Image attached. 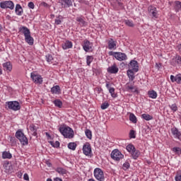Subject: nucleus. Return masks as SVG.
Wrapping results in <instances>:
<instances>
[{"instance_id": "nucleus-1", "label": "nucleus", "mask_w": 181, "mask_h": 181, "mask_svg": "<svg viewBox=\"0 0 181 181\" xmlns=\"http://www.w3.org/2000/svg\"><path fill=\"white\" fill-rule=\"evenodd\" d=\"M59 131L64 138H68L69 139L74 138V131L70 127H60Z\"/></svg>"}, {"instance_id": "nucleus-2", "label": "nucleus", "mask_w": 181, "mask_h": 181, "mask_svg": "<svg viewBox=\"0 0 181 181\" xmlns=\"http://www.w3.org/2000/svg\"><path fill=\"white\" fill-rule=\"evenodd\" d=\"M15 136H16V138H17V139H18V141L21 142V144L22 145H23V146H25L29 144L28 137H26L25 134H23V132L22 131V129H18L16 132Z\"/></svg>"}, {"instance_id": "nucleus-3", "label": "nucleus", "mask_w": 181, "mask_h": 181, "mask_svg": "<svg viewBox=\"0 0 181 181\" xmlns=\"http://www.w3.org/2000/svg\"><path fill=\"white\" fill-rule=\"evenodd\" d=\"M0 8L1 9H11V11H13L15 4L12 1H4L0 3Z\"/></svg>"}, {"instance_id": "nucleus-4", "label": "nucleus", "mask_w": 181, "mask_h": 181, "mask_svg": "<svg viewBox=\"0 0 181 181\" xmlns=\"http://www.w3.org/2000/svg\"><path fill=\"white\" fill-rule=\"evenodd\" d=\"M109 56H113V57L116 58L117 60H119V62L127 60V54H125V53L114 52L110 51L109 52Z\"/></svg>"}, {"instance_id": "nucleus-5", "label": "nucleus", "mask_w": 181, "mask_h": 181, "mask_svg": "<svg viewBox=\"0 0 181 181\" xmlns=\"http://www.w3.org/2000/svg\"><path fill=\"white\" fill-rule=\"evenodd\" d=\"M111 158L114 160H119L120 159H122L124 158V156L122 153H121V151L118 149H115L111 153Z\"/></svg>"}, {"instance_id": "nucleus-6", "label": "nucleus", "mask_w": 181, "mask_h": 181, "mask_svg": "<svg viewBox=\"0 0 181 181\" xmlns=\"http://www.w3.org/2000/svg\"><path fill=\"white\" fill-rule=\"evenodd\" d=\"M94 176L97 180L104 181V172L101 168H95L94 170Z\"/></svg>"}, {"instance_id": "nucleus-7", "label": "nucleus", "mask_w": 181, "mask_h": 181, "mask_svg": "<svg viewBox=\"0 0 181 181\" xmlns=\"http://www.w3.org/2000/svg\"><path fill=\"white\" fill-rule=\"evenodd\" d=\"M8 107L9 110H13V111H18V110H21V105L18 101L8 102Z\"/></svg>"}, {"instance_id": "nucleus-8", "label": "nucleus", "mask_w": 181, "mask_h": 181, "mask_svg": "<svg viewBox=\"0 0 181 181\" xmlns=\"http://www.w3.org/2000/svg\"><path fill=\"white\" fill-rule=\"evenodd\" d=\"M30 77L35 84H42L43 83V79L42 78V76L35 74V73H31Z\"/></svg>"}, {"instance_id": "nucleus-9", "label": "nucleus", "mask_w": 181, "mask_h": 181, "mask_svg": "<svg viewBox=\"0 0 181 181\" xmlns=\"http://www.w3.org/2000/svg\"><path fill=\"white\" fill-rule=\"evenodd\" d=\"M129 69H132L134 73H138L139 70V66H138V62L136 60H132L129 64Z\"/></svg>"}, {"instance_id": "nucleus-10", "label": "nucleus", "mask_w": 181, "mask_h": 181, "mask_svg": "<svg viewBox=\"0 0 181 181\" xmlns=\"http://www.w3.org/2000/svg\"><path fill=\"white\" fill-rule=\"evenodd\" d=\"M83 152L86 155V156H90V153H91V146L90 143L86 142L83 146Z\"/></svg>"}, {"instance_id": "nucleus-11", "label": "nucleus", "mask_w": 181, "mask_h": 181, "mask_svg": "<svg viewBox=\"0 0 181 181\" xmlns=\"http://www.w3.org/2000/svg\"><path fill=\"white\" fill-rule=\"evenodd\" d=\"M83 49L86 52H89L93 49V44L88 40H85L83 44Z\"/></svg>"}, {"instance_id": "nucleus-12", "label": "nucleus", "mask_w": 181, "mask_h": 181, "mask_svg": "<svg viewBox=\"0 0 181 181\" xmlns=\"http://www.w3.org/2000/svg\"><path fill=\"white\" fill-rule=\"evenodd\" d=\"M171 132L174 136V138H177L179 141H181V132L176 127H173L171 129Z\"/></svg>"}, {"instance_id": "nucleus-13", "label": "nucleus", "mask_w": 181, "mask_h": 181, "mask_svg": "<svg viewBox=\"0 0 181 181\" xmlns=\"http://www.w3.org/2000/svg\"><path fill=\"white\" fill-rule=\"evenodd\" d=\"M148 13L150 16H152V18H158V12L156 11V8L153 6H148Z\"/></svg>"}, {"instance_id": "nucleus-14", "label": "nucleus", "mask_w": 181, "mask_h": 181, "mask_svg": "<svg viewBox=\"0 0 181 181\" xmlns=\"http://www.w3.org/2000/svg\"><path fill=\"white\" fill-rule=\"evenodd\" d=\"M59 4H61L62 8H70L73 5L71 0H60Z\"/></svg>"}, {"instance_id": "nucleus-15", "label": "nucleus", "mask_w": 181, "mask_h": 181, "mask_svg": "<svg viewBox=\"0 0 181 181\" xmlns=\"http://www.w3.org/2000/svg\"><path fill=\"white\" fill-rule=\"evenodd\" d=\"M19 32L21 33H23V35H24V37H26V36L30 35V30H29V28H28L25 26L20 27Z\"/></svg>"}, {"instance_id": "nucleus-16", "label": "nucleus", "mask_w": 181, "mask_h": 181, "mask_svg": "<svg viewBox=\"0 0 181 181\" xmlns=\"http://www.w3.org/2000/svg\"><path fill=\"white\" fill-rule=\"evenodd\" d=\"M118 67H117V65L114 64L112 66L107 68V73H110V74H117V73H118Z\"/></svg>"}, {"instance_id": "nucleus-17", "label": "nucleus", "mask_w": 181, "mask_h": 181, "mask_svg": "<svg viewBox=\"0 0 181 181\" xmlns=\"http://www.w3.org/2000/svg\"><path fill=\"white\" fill-rule=\"evenodd\" d=\"M15 12L17 16H22L23 15V8L21 4L16 5Z\"/></svg>"}, {"instance_id": "nucleus-18", "label": "nucleus", "mask_w": 181, "mask_h": 181, "mask_svg": "<svg viewBox=\"0 0 181 181\" xmlns=\"http://www.w3.org/2000/svg\"><path fill=\"white\" fill-rule=\"evenodd\" d=\"M3 167L4 168L6 173H11V172H12V165L9 161H4Z\"/></svg>"}, {"instance_id": "nucleus-19", "label": "nucleus", "mask_w": 181, "mask_h": 181, "mask_svg": "<svg viewBox=\"0 0 181 181\" xmlns=\"http://www.w3.org/2000/svg\"><path fill=\"white\" fill-rule=\"evenodd\" d=\"M62 46L64 50H67V49H71V47H73V42H71V41L66 40Z\"/></svg>"}, {"instance_id": "nucleus-20", "label": "nucleus", "mask_w": 181, "mask_h": 181, "mask_svg": "<svg viewBox=\"0 0 181 181\" xmlns=\"http://www.w3.org/2000/svg\"><path fill=\"white\" fill-rule=\"evenodd\" d=\"M107 45L108 49H110V50H112V49H117V42L112 39H110V40L108 41Z\"/></svg>"}, {"instance_id": "nucleus-21", "label": "nucleus", "mask_w": 181, "mask_h": 181, "mask_svg": "<svg viewBox=\"0 0 181 181\" xmlns=\"http://www.w3.org/2000/svg\"><path fill=\"white\" fill-rule=\"evenodd\" d=\"M25 40L26 43H28L30 46H33L34 40H33V37H32L30 34L25 37Z\"/></svg>"}, {"instance_id": "nucleus-22", "label": "nucleus", "mask_w": 181, "mask_h": 181, "mask_svg": "<svg viewBox=\"0 0 181 181\" xmlns=\"http://www.w3.org/2000/svg\"><path fill=\"white\" fill-rule=\"evenodd\" d=\"M134 72V71L131 69H128L127 71L129 81H134V80H135V73Z\"/></svg>"}, {"instance_id": "nucleus-23", "label": "nucleus", "mask_w": 181, "mask_h": 181, "mask_svg": "<svg viewBox=\"0 0 181 181\" xmlns=\"http://www.w3.org/2000/svg\"><path fill=\"white\" fill-rule=\"evenodd\" d=\"M3 67L6 71H11L12 70V64L9 62L3 64Z\"/></svg>"}, {"instance_id": "nucleus-24", "label": "nucleus", "mask_w": 181, "mask_h": 181, "mask_svg": "<svg viewBox=\"0 0 181 181\" xmlns=\"http://www.w3.org/2000/svg\"><path fill=\"white\" fill-rule=\"evenodd\" d=\"M61 91L60 86L57 85L51 88V93L52 94H60Z\"/></svg>"}, {"instance_id": "nucleus-25", "label": "nucleus", "mask_w": 181, "mask_h": 181, "mask_svg": "<svg viewBox=\"0 0 181 181\" xmlns=\"http://www.w3.org/2000/svg\"><path fill=\"white\" fill-rule=\"evenodd\" d=\"M76 21V22H78L80 26H86V25H87V23L84 21V18L83 17H77Z\"/></svg>"}, {"instance_id": "nucleus-26", "label": "nucleus", "mask_w": 181, "mask_h": 181, "mask_svg": "<svg viewBox=\"0 0 181 181\" xmlns=\"http://www.w3.org/2000/svg\"><path fill=\"white\" fill-rule=\"evenodd\" d=\"M64 18L62 16L59 15L58 16L56 17L54 20V25H62V23L63 22Z\"/></svg>"}, {"instance_id": "nucleus-27", "label": "nucleus", "mask_w": 181, "mask_h": 181, "mask_svg": "<svg viewBox=\"0 0 181 181\" xmlns=\"http://www.w3.org/2000/svg\"><path fill=\"white\" fill-rule=\"evenodd\" d=\"M139 155H141V153L139 152V150H136V148H135L132 152V156L133 159H138V158H139Z\"/></svg>"}, {"instance_id": "nucleus-28", "label": "nucleus", "mask_w": 181, "mask_h": 181, "mask_svg": "<svg viewBox=\"0 0 181 181\" xmlns=\"http://www.w3.org/2000/svg\"><path fill=\"white\" fill-rule=\"evenodd\" d=\"M53 103L54 104L55 107H57L58 108H62L63 107V102H62L60 99H56L53 101Z\"/></svg>"}, {"instance_id": "nucleus-29", "label": "nucleus", "mask_w": 181, "mask_h": 181, "mask_svg": "<svg viewBox=\"0 0 181 181\" xmlns=\"http://www.w3.org/2000/svg\"><path fill=\"white\" fill-rule=\"evenodd\" d=\"M2 158L3 159H11L12 154L8 151H4L2 153Z\"/></svg>"}, {"instance_id": "nucleus-30", "label": "nucleus", "mask_w": 181, "mask_h": 181, "mask_svg": "<svg viewBox=\"0 0 181 181\" xmlns=\"http://www.w3.org/2000/svg\"><path fill=\"white\" fill-rule=\"evenodd\" d=\"M148 97L150 98L155 99V98H156L158 97V93L155 90H149L148 92Z\"/></svg>"}, {"instance_id": "nucleus-31", "label": "nucleus", "mask_w": 181, "mask_h": 181, "mask_svg": "<svg viewBox=\"0 0 181 181\" xmlns=\"http://www.w3.org/2000/svg\"><path fill=\"white\" fill-rule=\"evenodd\" d=\"M141 118H143V119H145L146 121H151V119H153V117L148 114L141 115Z\"/></svg>"}, {"instance_id": "nucleus-32", "label": "nucleus", "mask_w": 181, "mask_h": 181, "mask_svg": "<svg viewBox=\"0 0 181 181\" xmlns=\"http://www.w3.org/2000/svg\"><path fill=\"white\" fill-rule=\"evenodd\" d=\"M56 172L59 175H66L67 173V170H66V169L60 167L56 169Z\"/></svg>"}, {"instance_id": "nucleus-33", "label": "nucleus", "mask_w": 181, "mask_h": 181, "mask_svg": "<svg viewBox=\"0 0 181 181\" xmlns=\"http://www.w3.org/2000/svg\"><path fill=\"white\" fill-rule=\"evenodd\" d=\"M129 120L133 122V124H136L137 119H136V116L134 115V113H130L129 115Z\"/></svg>"}, {"instance_id": "nucleus-34", "label": "nucleus", "mask_w": 181, "mask_h": 181, "mask_svg": "<svg viewBox=\"0 0 181 181\" xmlns=\"http://www.w3.org/2000/svg\"><path fill=\"white\" fill-rule=\"evenodd\" d=\"M172 151L175 153V155H181V148L180 147H173Z\"/></svg>"}, {"instance_id": "nucleus-35", "label": "nucleus", "mask_w": 181, "mask_h": 181, "mask_svg": "<svg viewBox=\"0 0 181 181\" xmlns=\"http://www.w3.org/2000/svg\"><path fill=\"white\" fill-rule=\"evenodd\" d=\"M69 149H71V151H76V148H77V144L74 142H71L68 144Z\"/></svg>"}, {"instance_id": "nucleus-36", "label": "nucleus", "mask_w": 181, "mask_h": 181, "mask_svg": "<svg viewBox=\"0 0 181 181\" xmlns=\"http://www.w3.org/2000/svg\"><path fill=\"white\" fill-rule=\"evenodd\" d=\"M93 60H94V57L93 56L88 55L86 57L87 66H90V64L93 63Z\"/></svg>"}, {"instance_id": "nucleus-37", "label": "nucleus", "mask_w": 181, "mask_h": 181, "mask_svg": "<svg viewBox=\"0 0 181 181\" xmlns=\"http://www.w3.org/2000/svg\"><path fill=\"white\" fill-rule=\"evenodd\" d=\"M109 93L111 94L112 98H117V94H115V88H110Z\"/></svg>"}, {"instance_id": "nucleus-38", "label": "nucleus", "mask_w": 181, "mask_h": 181, "mask_svg": "<svg viewBox=\"0 0 181 181\" xmlns=\"http://www.w3.org/2000/svg\"><path fill=\"white\" fill-rule=\"evenodd\" d=\"M85 134L88 139H91L93 138V134L91 133L90 129H86Z\"/></svg>"}, {"instance_id": "nucleus-39", "label": "nucleus", "mask_w": 181, "mask_h": 181, "mask_svg": "<svg viewBox=\"0 0 181 181\" xmlns=\"http://www.w3.org/2000/svg\"><path fill=\"white\" fill-rule=\"evenodd\" d=\"M175 62L176 63V64H181V56L180 55H177L176 54L175 57Z\"/></svg>"}, {"instance_id": "nucleus-40", "label": "nucleus", "mask_w": 181, "mask_h": 181, "mask_svg": "<svg viewBox=\"0 0 181 181\" xmlns=\"http://www.w3.org/2000/svg\"><path fill=\"white\" fill-rule=\"evenodd\" d=\"M126 149L129 152L132 153L134 151V150L135 149V146H134V145H132V144H129V145H127Z\"/></svg>"}, {"instance_id": "nucleus-41", "label": "nucleus", "mask_w": 181, "mask_h": 181, "mask_svg": "<svg viewBox=\"0 0 181 181\" xmlns=\"http://www.w3.org/2000/svg\"><path fill=\"white\" fill-rule=\"evenodd\" d=\"M175 181H181V170H178L175 177Z\"/></svg>"}, {"instance_id": "nucleus-42", "label": "nucleus", "mask_w": 181, "mask_h": 181, "mask_svg": "<svg viewBox=\"0 0 181 181\" xmlns=\"http://www.w3.org/2000/svg\"><path fill=\"white\" fill-rule=\"evenodd\" d=\"M170 110H172V111H173V112H176V111H177V105H176L175 103L173 104V105H169Z\"/></svg>"}, {"instance_id": "nucleus-43", "label": "nucleus", "mask_w": 181, "mask_h": 181, "mask_svg": "<svg viewBox=\"0 0 181 181\" xmlns=\"http://www.w3.org/2000/svg\"><path fill=\"white\" fill-rule=\"evenodd\" d=\"M129 167H130L129 163L125 162V163L123 164L122 169H123L124 170H128V169H129Z\"/></svg>"}, {"instance_id": "nucleus-44", "label": "nucleus", "mask_w": 181, "mask_h": 181, "mask_svg": "<svg viewBox=\"0 0 181 181\" xmlns=\"http://www.w3.org/2000/svg\"><path fill=\"white\" fill-rule=\"evenodd\" d=\"M108 107H110V104L108 103H103L101 105L100 108L101 110H107Z\"/></svg>"}, {"instance_id": "nucleus-45", "label": "nucleus", "mask_w": 181, "mask_h": 181, "mask_svg": "<svg viewBox=\"0 0 181 181\" xmlns=\"http://www.w3.org/2000/svg\"><path fill=\"white\" fill-rule=\"evenodd\" d=\"M125 24L127 25V26H129L130 28H134V23L129 20H126L125 21Z\"/></svg>"}, {"instance_id": "nucleus-46", "label": "nucleus", "mask_w": 181, "mask_h": 181, "mask_svg": "<svg viewBox=\"0 0 181 181\" xmlns=\"http://www.w3.org/2000/svg\"><path fill=\"white\" fill-rule=\"evenodd\" d=\"M45 57L48 63L52 62V61L53 60V57L52 56V54H47L45 56Z\"/></svg>"}, {"instance_id": "nucleus-47", "label": "nucleus", "mask_w": 181, "mask_h": 181, "mask_svg": "<svg viewBox=\"0 0 181 181\" xmlns=\"http://www.w3.org/2000/svg\"><path fill=\"white\" fill-rule=\"evenodd\" d=\"M114 3L117 4L118 6L121 8V9H124V4L121 1L118 0H114Z\"/></svg>"}, {"instance_id": "nucleus-48", "label": "nucleus", "mask_w": 181, "mask_h": 181, "mask_svg": "<svg viewBox=\"0 0 181 181\" xmlns=\"http://www.w3.org/2000/svg\"><path fill=\"white\" fill-rule=\"evenodd\" d=\"M175 83L181 84V75H176Z\"/></svg>"}, {"instance_id": "nucleus-49", "label": "nucleus", "mask_w": 181, "mask_h": 181, "mask_svg": "<svg viewBox=\"0 0 181 181\" xmlns=\"http://www.w3.org/2000/svg\"><path fill=\"white\" fill-rule=\"evenodd\" d=\"M129 136L130 138H132V139L136 138V136L135 135V131L131 130L129 132Z\"/></svg>"}, {"instance_id": "nucleus-50", "label": "nucleus", "mask_w": 181, "mask_h": 181, "mask_svg": "<svg viewBox=\"0 0 181 181\" xmlns=\"http://www.w3.org/2000/svg\"><path fill=\"white\" fill-rule=\"evenodd\" d=\"M28 6L30 9H35V4H33V2H29Z\"/></svg>"}, {"instance_id": "nucleus-51", "label": "nucleus", "mask_w": 181, "mask_h": 181, "mask_svg": "<svg viewBox=\"0 0 181 181\" xmlns=\"http://www.w3.org/2000/svg\"><path fill=\"white\" fill-rule=\"evenodd\" d=\"M59 146H60V142H59L58 141L54 143V148H59Z\"/></svg>"}, {"instance_id": "nucleus-52", "label": "nucleus", "mask_w": 181, "mask_h": 181, "mask_svg": "<svg viewBox=\"0 0 181 181\" xmlns=\"http://www.w3.org/2000/svg\"><path fill=\"white\" fill-rule=\"evenodd\" d=\"M175 5H176V7L177 8H179L180 9H181V2L177 1H175Z\"/></svg>"}, {"instance_id": "nucleus-53", "label": "nucleus", "mask_w": 181, "mask_h": 181, "mask_svg": "<svg viewBox=\"0 0 181 181\" xmlns=\"http://www.w3.org/2000/svg\"><path fill=\"white\" fill-rule=\"evenodd\" d=\"M170 80H171L172 83H175V81L176 82V76H175L173 75H171Z\"/></svg>"}, {"instance_id": "nucleus-54", "label": "nucleus", "mask_w": 181, "mask_h": 181, "mask_svg": "<svg viewBox=\"0 0 181 181\" xmlns=\"http://www.w3.org/2000/svg\"><path fill=\"white\" fill-rule=\"evenodd\" d=\"M30 131L32 132H35V131H37V129H36V127H35V126H30Z\"/></svg>"}, {"instance_id": "nucleus-55", "label": "nucleus", "mask_w": 181, "mask_h": 181, "mask_svg": "<svg viewBox=\"0 0 181 181\" xmlns=\"http://www.w3.org/2000/svg\"><path fill=\"white\" fill-rule=\"evenodd\" d=\"M176 49L177 50V52L181 53V44H179L178 45L176 46Z\"/></svg>"}, {"instance_id": "nucleus-56", "label": "nucleus", "mask_w": 181, "mask_h": 181, "mask_svg": "<svg viewBox=\"0 0 181 181\" xmlns=\"http://www.w3.org/2000/svg\"><path fill=\"white\" fill-rule=\"evenodd\" d=\"M23 179L24 180H29V175H28V173L24 174Z\"/></svg>"}, {"instance_id": "nucleus-57", "label": "nucleus", "mask_w": 181, "mask_h": 181, "mask_svg": "<svg viewBox=\"0 0 181 181\" xmlns=\"http://www.w3.org/2000/svg\"><path fill=\"white\" fill-rule=\"evenodd\" d=\"M156 67L159 70L162 67V64H156Z\"/></svg>"}, {"instance_id": "nucleus-58", "label": "nucleus", "mask_w": 181, "mask_h": 181, "mask_svg": "<svg viewBox=\"0 0 181 181\" xmlns=\"http://www.w3.org/2000/svg\"><path fill=\"white\" fill-rule=\"evenodd\" d=\"M127 90H135V87H134L132 86H128L127 87Z\"/></svg>"}, {"instance_id": "nucleus-59", "label": "nucleus", "mask_w": 181, "mask_h": 181, "mask_svg": "<svg viewBox=\"0 0 181 181\" xmlns=\"http://www.w3.org/2000/svg\"><path fill=\"white\" fill-rule=\"evenodd\" d=\"M33 135L34 136H37V131L33 132Z\"/></svg>"}, {"instance_id": "nucleus-60", "label": "nucleus", "mask_w": 181, "mask_h": 181, "mask_svg": "<svg viewBox=\"0 0 181 181\" xmlns=\"http://www.w3.org/2000/svg\"><path fill=\"white\" fill-rule=\"evenodd\" d=\"M41 5H43V6H47V3L42 2V3H41Z\"/></svg>"}, {"instance_id": "nucleus-61", "label": "nucleus", "mask_w": 181, "mask_h": 181, "mask_svg": "<svg viewBox=\"0 0 181 181\" xmlns=\"http://www.w3.org/2000/svg\"><path fill=\"white\" fill-rule=\"evenodd\" d=\"M50 145L54 148V141H49Z\"/></svg>"}, {"instance_id": "nucleus-62", "label": "nucleus", "mask_w": 181, "mask_h": 181, "mask_svg": "<svg viewBox=\"0 0 181 181\" xmlns=\"http://www.w3.org/2000/svg\"><path fill=\"white\" fill-rule=\"evenodd\" d=\"M45 134H46V136H47L48 138H52V136H50V134H49V133L46 132Z\"/></svg>"}, {"instance_id": "nucleus-63", "label": "nucleus", "mask_w": 181, "mask_h": 181, "mask_svg": "<svg viewBox=\"0 0 181 181\" xmlns=\"http://www.w3.org/2000/svg\"><path fill=\"white\" fill-rule=\"evenodd\" d=\"M106 87L108 88V90H110V83H106Z\"/></svg>"}, {"instance_id": "nucleus-64", "label": "nucleus", "mask_w": 181, "mask_h": 181, "mask_svg": "<svg viewBox=\"0 0 181 181\" xmlns=\"http://www.w3.org/2000/svg\"><path fill=\"white\" fill-rule=\"evenodd\" d=\"M47 181H53L51 178H48Z\"/></svg>"}]
</instances>
